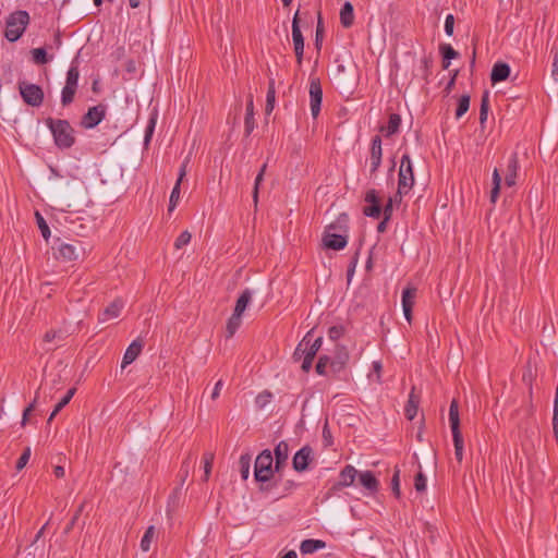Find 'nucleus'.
<instances>
[{
    "label": "nucleus",
    "mask_w": 558,
    "mask_h": 558,
    "mask_svg": "<svg viewBox=\"0 0 558 558\" xmlns=\"http://www.w3.org/2000/svg\"><path fill=\"white\" fill-rule=\"evenodd\" d=\"M38 393L39 392L36 391L35 398H34L33 402L23 411V416H22V422H21L23 426L26 424L29 414L32 413V411L36 407V403H37V400H38Z\"/></svg>",
    "instance_id": "obj_52"
},
{
    "label": "nucleus",
    "mask_w": 558,
    "mask_h": 558,
    "mask_svg": "<svg viewBox=\"0 0 558 558\" xmlns=\"http://www.w3.org/2000/svg\"><path fill=\"white\" fill-rule=\"evenodd\" d=\"M440 51L442 54V68L448 69L450 65V60L456 59L458 57V52L450 45H441Z\"/></svg>",
    "instance_id": "obj_36"
},
{
    "label": "nucleus",
    "mask_w": 558,
    "mask_h": 558,
    "mask_svg": "<svg viewBox=\"0 0 558 558\" xmlns=\"http://www.w3.org/2000/svg\"><path fill=\"white\" fill-rule=\"evenodd\" d=\"M222 386H223V381L221 379H219L216 385H215V388L211 392V399L215 400L219 397L220 395V390L222 389Z\"/></svg>",
    "instance_id": "obj_62"
},
{
    "label": "nucleus",
    "mask_w": 558,
    "mask_h": 558,
    "mask_svg": "<svg viewBox=\"0 0 558 558\" xmlns=\"http://www.w3.org/2000/svg\"><path fill=\"white\" fill-rule=\"evenodd\" d=\"M415 299H416V288L409 286L402 291V299H401L402 310H403L404 317L409 323H411V320H412V308L415 304Z\"/></svg>",
    "instance_id": "obj_15"
},
{
    "label": "nucleus",
    "mask_w": 558,
    "mask_h": 558,
    "mask_svg": "<svg viewBox=\"0 0 558 558\" xmlns=\"http://www.w3.org/2000/svg\"><path fill=\"white\" fill-rule=\"evenodd\" d=\"M420 398L415 395L414 388L412 389L411 393L409 395V400L407 402V405L404 408V413L408 420L412 421L416 416L417 409H418Z\"/></svg>",
    "instance_id": "obj_29"
},
{
    "label": "nucleus",
    "mask_w": 558,
    "mask_h": 558,
    "mask_svg": "<svg viewBox=\"0 0 558 558\" xmlns=\"http://www.w3.org/2000/svg\"><path fill=\"white\" fill-rule=\"evenodd\" d=\"M157 535L158 533L155 526L149 525L141 539V549L145 553L149 551L151 548V544L157 539Z\"/></svg>",
    "instance_id": "obj_30"
},
{
    "label": "nucleus",
    "mask_w": 558,
    "mask_h": 558,
    "mask_svg": "<svg viewBox=\"0 0 558 558\" xmlns=\"http://www.w3.org/2000/svg\"><path fill=\"white\" fill-rule=\"evenodd\" d=\"M360 484L369 490L376 493L379 488V482L371 471H364L359 474Z\"/></svg>",
    "instance_id": "obj_25"
},
{
    "label": "nucleus",
    "mask_w": 558,
    "mask_h": 558,
    "mask_svg": "<svg viewBox=\"0 0 558 558\" xmlns=\"http://www.w3.org/2000/svg\"><path fill=\"white\" fill-rule=\"evenodd\" d=\"M75 391H76L75 388H71L68 390L65 396L56 404L53 411L51 412V414L48 418V423H50L56 417V415L71 401Z\"/></svg>",
    "instance_id": "obj_34"
},
{
    "label": "nucleus",
    "mask_w": 558,
    "mask_h": 558,
    "mask_svg": "<svg viewBox=\"0 0 558 558\" xmlns=\"http://www.w3.org/2000/svg\"><path fill=\"white\" fill-rule=\"evenodd\" d=\"M282 558H298V555L294 550H290Z\"/></svg>",
    "instance_id": "obj_64"
},
{
    "label": "nucleus",
    "mask_w": 558,
    "mask_h": 558,
    "mask_svg": "<svg viewBox=\"0 0 558 558\" xmlns=\"http://www.w3.org/2000/svg\"><path fill=\"white\" fill-rule=\"evenodd\" d=\"M143 347H144V344H143L142 340L136 339V340L132 341L131 344L126 348V350L124 352L121 367L124 368L128 365H130L131 363H133L137 359L140 353L142 352Z\"/></svg>",
    "instance_id": "obj_20"
},
{
    "label": "nucleus",
    "mask_w": 558,
    "mask_h": 558,
    "mask_svg": "<svg viewBox=\"0 0 558 558\" xmlns=\"http://www.w3.org/2000/svg\"><path fill=\"white\" fill-rule=\"evenodd\" d=\"M381 156H383V148H381V138L376 135L372 140V146H371V173H375L377 169L380 166L381 162Z\"/></svg>",
    "instance_id": "obj_18"
},
{
    "label": "nucleus",
    "mask_w": 558,
    "mask_h": 558,
    "mask_svg": "<svg viewBox=\"0 0 558 558\" xmlns=\"http://www.w3.org/2000/svg\"><path fill=\"white\" fill-rule=\"evenodd\" d=\"M356 475L357 470L353 465H345L341 470L339 481L333 485L332 489L339 490L342 487L351 486L354 483Z\"/></svg>",
    "instance_id": "obj_17"
},
{
    "label": "nucleus",
    "mask_w": 558,
    "mask_h": 558,
    "mask_svg": "<svg viewBox=\"0 0 558 558\" xmlns=\"http://www.w3.org/2000/svg\"><path fill=\"white\" fill-rule=\"evenodd\" d=\"M405 195H400L397 191L392 196L388 197V202L383 209H392L395 206L399 207L402 204V198Z\"/></svg>",
    "instance_id": "obj_49"
},
{
    "label": "nucleus",
    "mask_w": 558,
    "mask_h": 558,
    "mask_svg": "<svg viewBox=\"0 0 558 558\" xmlns=\"http://www.w3.org/2000/svg\"><path fill=\"white\" fill-rule=\"evenodd\" d=\"M123 307V300L116 299L101 312V314L99 315V320L104 323L117 318L120 315Z\"/></svg>",
    "instance_id": "obj_21"
},
{
    "label": "nucleus",
    "mask_w": 558,
    "mask_h": 558,
    "mask_svg": "<svg viewBox=\"0 0 558 558\" xmlns=\"http://www.w3.org/2000/svg\"><path fill=\"white\" fill-rule=\"evenodd\" d=\"M80 71L77 65L71 64L66 73L65 85L61 92V104L66 107L73 102L77 89Z\"/></svg>",
    "instance_id": "obj_6"
},
{
    "label": "nucleus",
    "mask_w": 558,
    "mask_h": 558,
    "mask_svg": "<svg viewBox=\"0 0 558 558\" xmlns=\"http://www.w3.org/2000/svg\"><path fill=\"white\" fill-rule=\"evenodd\" d=\"M323 343L322 337L312 339V331H308L302 341L298 344L293 357L296 361L302 360V369L308 372L312 367L313 360Z\"/></svg>",
    "instance_id": "obj_2"
},
{
    "label": "nucleus",
    "mask_w": 558,
    "mask_h": 558,
    "mask_svg": "<svg viewBox=\"0 0 558 558\" xmlns=\"http://www.w3.org/2000/svg\"><path fill=\"white\" fill-rule=\"evenodd\" d=\"M325 547L326 543L324 541L308 538L301 543L300 550L303 555H311Z\"/></svg>",
    "instance_id": "obj_27"
},
{
    "label": "nucleus",
    "mask_w": 558,
    "mask_h": 558,
    "mask_svg": "<svg viewBox=\"0 0 558 558\" xmlns=\"http://www.w3.org/2000/svg\"><path fill=\"white\" fill-rule=\"evenodd\" d=\"M449 423L452 433L454 456L458 462L461 463L463 459V437L460 432L459 404L456 399L451 401L449 407Z\"/></svg>",
    "instance_id": "obj_4"
},
{
    "label": "nucleus",
    "mask_w": 558,
    "mask_h": 558,
    "mask_svg": "<svg viewBox=\"0 0 558 558\" xmlns=\"http://www.w3.org/2000/svg\"><path fill=\"white\" fill-rule=\"evenodd\" d=\"M105 114L106 107L104 105L90 107L88 111L83 116L81 124L85 129H93L102 121Z\"/></svg>",
    "instance_id": "obj_11"
},
{
    "label": "nucleus",
    "mask_w": 558,
    "mask_h": 558,
    "mask_svg": "<svg viewBox=\"0 0 558 558\" xmlns=\"http://www.w3.org/2000/svg\"><path fill=\"white\" fill-rule=\"evenodd\" d=\"M204 461V478L203 481H208L209 475L211 473L213 463H214V453L206 452L203 457Z\"/></svg>",
    "instance_id": "obj_45"
},
{
    "label": "nucleus",
    "mask_w": 558,
    "mask_h": 558,
    "mask_svg": "<svg viewBox=\"0 0 558 558\" xmlns=\"http://www.w3.org/2000/svg\"><path fill=\"white\" fill-rule=\"evenodd\" d=\"M19 89L25 104L32 107H39L44 101V90L39 85L20 82Z\"/></svg>",
    "instance_id": "obj_8"
},
{
    "label": "nucleus",
    "mask_w": 558,
    "mask_h": 558,
    "mask_svg": "<svg viewBox=\"0 0 558 558\" xmlns=\"http://www.w3.org/2000/svg\"><path fill=\"white\" fill-rule=\"evenodd\" d=\"M63 332L61 330H49L44 336V341L47 343L54 342L56 347H59L63 341Z\"/></svg>",
    "instance_id": "obj_41"
},
{
    "label": "nucleus",
    "mask_w": 558,
    "mask_h": 558,
    "mask_svg": "<svg viewBox=\"0 0 558 558\" xmlns=\"http://www.w3.org/2000/svg\"><path fill=\"white\" fill-rule=\"evenodd\" d=\"M32 54L33 61L36 64H46L50 61V58H48L45 48H35L32 50Z\"/></svg>",
    "instance_id": "obj_43"
},
{
    "label": "nucleus",
    "mask_w": 558,
    "mask_h": 558,
    "mask_svg": "<svg viewBox=\"0 0 558 558\" xmlns=\"http://www.w3.org/2000/svg\"><path fill=\"white\" fill-rule=\"evenodd\" d=\"M323 242L327 248L340 251L347 246L348 234L325 231Z\"/></svg>",
    "instance_id": "obj_14"
},
{
    "label": "nucleus",
    "mask_w": 558,
    "mask_h": 558,
    "mask_svg": "<svg viewBox=\"0 0 558 558\" xmlns=\"http://www.w3.org/2000/svg\"><path fill=\"white\" fill-rule=\"evenodd\" d=\"M519 169V158L518 154L513 153L507 163V169L505 171V185L508 187H512L515 185Z\"/></svg>",
    "instance_id": "obj_16"
},
{
    "label": "nucleus",
    "mask_w": 558,
    "mask_h": 558,
    "mask_svg": "<svg viewBox=\"0 0 558 558\" xmlns=\"http://www.w3.org/2000/svg\"><path fill=\"white\" fill-rule=\"evenodd\" d=\"M469 107H470V96L462 95L458 100L456 118L460 119L469 110Z\"/></svg>",
    "instance_id": "obj_42"
},
{
    "label": "nucleus",
    "mask_w": 558,
    "mask_h": 558,
    "mask_svg": "<svg viewBox=\"0 0 558 558\" xmlns=\"http://www.w3.org/2000/svg\"><path fill=\"white\" fill-rule=\"evenodd\" d=\"M252 457L250 454H242L239 460L240 472L243 480H247L250 475Z\"/></svg>",
    "instance_id": "obj_40"
},
{
    "label": "nucleus",
    "mask_w": 558,
    "mask_h": 558,
    "mask_svg": "<svg viewBox=\"0 0 558 558\" xmlns=\"http://www.w3.org/2000/svg\"><path fill=\"white\" fill-rule=\"evenodd\" d=\"M349 360V353L345 348H339L337 356L330 362V366L335 372H339L343 368Z\"/></svg>",
    "instance_id": "obj_33"
},
{
    "label": "nucleus",
    "mask_w": 558,
    "mask_h": 558,
    "mask_svg": "<svg viewBox=\"0 0 558 558\" xmlns=\"http://www.w3.org/2000/svg\"><path fill=\"white\" fill-rule=\"evenodd\" d=\"M270 399H271L270 392H263L256 397L255 402L259 408H264L270 401Z\"/></svg>",
    "instance_id": "obj_57"
},
{
    "label": "nucleus",
    "mask_w": 558,
    "mask_h": 558,
    "mask_svg": "<svg viewBox=\"0 0 558 558\" xmlns=\"http://www.w3.org/2000/svg\"><path fill=\"white\" fill-rule=\"evenodd\" d=\"M252 296L253 293L250 289H245L244 291H242V293L240 294L235 302V306L233 310V314H235V316H243L244 312L246 311L248 304L252 301Z\"/></svg>",
    "instance_id": "obj_26"
},
{
    "label": "nucleus",
    "mask_w": 558,
    "mask_h": 558,
    "mask_svg": "<svg viewBox=\"0 0 558 558\" xmlns=\"http://www.w3.org/2000/svg\"><path fill=\"white\" fill-rule=\"evenodd\" d=\"M275 95H276L275 81L270 80L269 86H268V92H267V97H266V111L267 112H270L274 109Z\"/></svg>",
    "instance_id": "obj_46"
},
{
    "label": "nucleus",
    "mask_w": 558,
    "mask_h": 558,
    "mask_svg": "<svg viewBox=\"0 0 558 558\" xmlns=\"http://www.w3.org/2000/svg\"><path fill=\"white\" fill-rule=\"evenodd\" d=\"M241 325L242 316H235V314L232 313L226 326L227 338H232L234 333L238 331V329L241 327Z\"/></svg>",
    "instance_id": "obj_35"
},
{
    "label": "nucleus",
    "mask_w": 558,
    "mask_h": 558,
    "mask_svg": "<svg viewBox=\"0 0 558 558\" xmlns=\"http://www.w3.org/2000/svg\"><path fill=\"white\" fill-rule=\"evenodd\" d=\"M53 473H54V475H56L57 477L61 478V477H63V476H64L65 471H64V468H63V466H61V465H57V466H54V469H53Z\"/></svg>",
    "instance_id": "obj_63"
},
{
    "label": "nucleus",
    "mask_w": 558,
    "mask_h": 558,
    "mask_svg": "<svg viewBox=\"0 0 558 558\" xmlns=\"http://www.w3.org/2000/svg\"><path fill=\"white\" fill-rule=\"evenodd\" d=\"M272 462L274 458L270 450L266 449L257 456L254 465V475L256 481L267 482L270 480L272 475Z\"/></svg>",
    "instance_id": "obj_7"
},
{
    "label": "nucleus",
    "mask_w": 558,
    "mask_h": 558,
    "mask_svg": "<svg viewBox=\"0 0 558 558\" xmlns=\"http://www.w3.org/2000/svg\"><path fill=\"white\" fill-rule=\"evenodd\" d=\"M492 180H493V189L490 191V201H492V203H495L499 195V191H500V186H501V175L497 168H495L493 171Z\"/></svg>",
    "instance_id": "obj_38"
},
{
    "label": "nucleus",
    "mask_w": 558,
    "mask_h": 558,
    "mask_svg": "<svg viewBox=\"0 0 558 558\" xmlns=\"http://www.w3.org/2000/svg\"><path fill=\"white\" fill-rule=\"evenodd\" d=\"M292 39L294 45V52L296 57V62L301 65L303 60V52H304V37L302 35V32L300 29L299 25V12L294 14L293 21H292Z\"/></svg>",
    "instance_id": "obj_12"
},
{
    "label": "nucleus",
    "mask_w": 558,
    "mask_h": 558,
    "mask_svg": "<svg viewBox=\"0 0 558 558\" xmlns=\"http://www.w3.org/2000/svg\"><path fill=\"white\" fill-rule=\"evenodd\" d=\"M343 333L342 327L333 326L329 329V338L331 340H338Z\"/></svg>",
    "instance_id": "obj_59"
},
{
    "label": "nucleus",
    "mask_w": 558,
    "mask_h": 558,
    "mask_svg": "<svg viewBox=\"0 0 558 558\" xmlns=\"http://www.w3.org/2000/svg\"><path fill=\"white\" fill-rule=\"evenodd\" d=\"M365 201L369 204V206L365 207L364 209H383L380 207L379 197L376 191H368L365 195Z\"/></svg>",
    "instance_id": "obj_44"
},
{
    "label": "nucleus",
    "mask_w": 558,
    "mask_h": 558,
    "mask_svg": "<svg viewBox=\"0 0 558 558\" xmlns=\"http://www.w3.org/2000/svg\"><path fill=\"white\" fill-rule=\"evenodd\" d=\"M189 161L190 159L189 157H186L185 160L180 166L179 175L170 195L168 209H174L179 205L180 187L186 175Z\"/></svg>",
    "instance_id": "obj_13"
},
{
    "label": "nucleus",
    "mask_w": 558,
    "mask_h": 558,
    "mask_svg": "<svg viewBox=\"0 0 558 558\" xmlns=\"http://www.w3.org/2000/svg\"><path fill=\"white\" fill-rule=\"evenodd\" d=\"M551 77L558 82V51L554 56L553 68H551Z\"/></svg>",
    "instance_id": "obj_60"
},
{
    "label": "nucleus",
    "mask_w": 558,
    "mask_h": 558,
    "mask_svg": "<svg viewBox=\"0 0 558 558\" xmlns=\"http://www.w3.org/2000/svg\"><path fill=\"white\" fill-rule=\"evenodd\" d=\"M509 74L510 66L505 62H497L492 69L490 81L493 84L502 82L508 78Z\"/></svg>",
    "instance_id": "obj_24"
},
{
    "label": "nucleus",
    "mask_w": 558,
    "mask_h": 558,
    "mask_svg": "<svg viewBox=\"0 0 558 558\" xmlns=\"http://www.w3.org/2000/svg\"><path fill=\"white\" fill-rule=\"evenodd\" d=\"M332 360L327 356V355H323L319 357L317 364H316V372L319 374V375H324L325 374V368L328 364H330Z\"/></svg>",
    "instance_id": "obj_53"
},
{
    "label": "nucleus",
    "mask_w": 558,
    "mask_h": 558,
    "mask_svg": "<svg viewBox=\"0 0 558 558\" xmlns=\"http://www.w3.org/2000/svg\"><path fill=\"white\" fill-rule=\"evenodd\" d=\"M253 110H254V106H253V99L251 97L246 104V114H245V120H244V129H245L246 135H250L255 128Z\"/></svg>",
    "instance_id": "obj_32"
},
{
    "label": "nucleus",
    "mask_w": 558,
    "mask_h": 558,
    "mask_svg": "<svg viewBox=\"0 0 558 558\" xmlns=\"http://www.w3.org/2000/svg\"><path fill=\"white\" fill-rule=\"evenodd\" d=\"M366 216L375 218V219H381V221L377 226V231L379 233H383L387 229V222L390 219L391 211H364Z\"/></svg>",
    "instance_id": "obj_31"
},
{
    "label": "nucleus",
    "mask_w": 558,
    "mask_h": 558,
    "mask_svg": "<svg viewBox=\"0 0 558 558\" xmlns=\"http://www.w3.org/2000/svg\"><path fill=\"white\" fill-rule=\"evenodd\" d=\"M31 454H32L31 447H26L16 462V465H15L16 471H21L26 466V464L29 461Z\"/></svg>",
    "instance_id": "obj_48"
},
{
    "label": "nucleus",
    "mask_w": 558,
    "mask_h": 558,
    "mask_svg": "<svg viewBox=\"0 0 558 558\" xmlns=\"http://www.w3.org/2000/svg\"><path fill=\"white\" fill-rule=\"evenodd\" d=\"M426 477L422 472H418L415 476L414 486L417 492H424L426 489Z\"/></svg>",
    "instance_id": "obj_54"
},
{
    "label": "nucleus",
    "mask_w": 558,
    "mask_h": 558,
    "mask_svg": "<svg viewBox=\"0 0 558 558\" xmlns=\"http://www.w3.org/2000/svg\"><path fill=\"white\" fill-rule=\"evenodd\" d=\"M340 22L343 27L349 28L354 22V10L351 2L347 1L340 10Z\"/></svg>",
    "instance_id": "obj_28"
},
{
    "label": "nucleus",
    "mask_w": 558,
    "mask_h": 558,
    "mask_svg": "<svg viewBox=\"0 0 558 558\" xmlns=\"http://www.w3.org/2000/svg\"><path fill=\"white\" fill-rule=\"evenodd\" d=\"M46 125L50 130L54 144L60 149L71 148L75 143V132L66 120L47 118Z\"/></svg>",
    "instance_id": "obj_1"
},
{
    "label": "nucleus",
    "mask_w": 558,
    "mask_h": 558,
    "mask_svg": "<svg viewBox=\"0 0 558 558\" xmlns=\"http://www.w3.org/2000/svg\"><path fill=\"white\" fill-rule=\"evenodd\" d=\"M553 432L556 440L558 441V410H554L553 414Z\"/></svg>",
    "instance_id": "obj_61"
},
{
    "label": "nucleus",
    "mask_w": 558,
    "mask_h": 558,
    "mask_svg": "<svg viewBox=\"0 0 558 558\" xmlns=\"http://www.w3.org/2000/svg\"><path fill=\"white\" fill-rule=\"evenodd\" d=\"M266 167L267 165H263L260 171L258 172L256 179H255V184H254V201L256 202L257 201V191H258V187H259V184L262 183L263 181V178H264V173H265V170H266Z\"/></svg>",
    "instance_id": "obj_56"
},
{
    "label": "nucleus",
    "mask_w": 558,
    "mask_h": 558,
    "mask_svg": "<svg viewBox=\"0 0 558 558\" xmlns=\"http://www.w3.org/2000/svg\"><path fill=\"white\" fill-rule=\"evenodd\" d=\"M323 100V89L318 78H312L310 82V107L313 118H317L320 112Z\"/></svg>",
    "instance_id": "obj_10"
},
{
    "label": "nucleus",
    "mask_w": 558,
    "mask_h": 558,
    "mask_svg": "<svg viewBox=\"0 0 558 558\" xmlns=\"http://www.w3.org/2000/svg\"><path fill=\"white\" fill-rule=\"evenodd\" d=\"M289 458V446L286 441H280L275 448V470L280 471L287 464Z\"/></svg>",
    "instance_id": "obj_22"
},
{
    "label": "nucleus",
    "mask_w": 558,
    "mask_h": 558,
    "mask_svg": "<svg viewBox=\"0 0 558 558\" xmlns=\"http://www.w3.org/2000/svg\"><path fill=\"white\" fill-rule=\"evenodd\" d=\"M454 17L452 14H448L445 20V32L448 36L453 34Z\"/></svg>",
    "instance_id": "obj_58"
},
{
    "label": "nucleus",
    "mask_w": 558,
    "mask_h": 558,
    "mask_svg": "<svg viewBox=\"0 0 558 558\" xmlns=\"http://www.w3.org/2000/svg\"><path fill=\"white\" fill-rule=\"evenodd\" d=\"M414 184L412 163L409 155H403L399 170L398 193L408 195Z\"/></svg>",
    "instance_id": "obj_5"
},
{
    "label": "nucleus",
    "mask_w": 558,
    "mask_h": 558,
    "mask_svg": "<svg viewBox=\"0 0 558 558\" xmlns=\"http://www.w3.org/2000/svg\"><path fill=\"white\" fill-rule=\"evenodd\" d=\"M191 241V233L189 231H183L174 242L175 248L180 250L184 245L189 244Z\"/></svg>",
    "instance_id": "obj_51"
},
{
    "label": "nucleus",
    "mask_w": 558,
    "mask_h": 558,
    "mask_svg": "<svg viewBox=\"0 0 558 558\" xmlns=\"http://www.w3.org/2000/svg\"><path fill=\"white\" fill-rule=\"evenodd\" d=\"M349 216L347 213H341L335 221L329 223L326 227L325 231L328 232H337V233H345L348 234L349 230Z\"/></svg>",
    "instance_id": "obj_23"
},
{
    "label": "nucleus",
    "mask_w": 558,
    "mask_h": 558,
    "mask_svg": "<svg viewBox=\"0 0 558 558\" xmlns=\"http://www.w3.org/2000/svg\"><path fill=\"white\" fill-rule=\"evenodd\" d=\"M400 124H401L400 116L397 113H391L389 116L388 125L386 128L381 129V131L386 132V136H390L398 132Z\"/></svg>",
    "instance_id": "obj_37"
},
{
    "label": "nucleus",
    "mask_w": 558,
    "mask_h": 558,
    "mask_svg": "<svg viewBox=\"0 0 558 558\" xmlns=\"http://www.w3.org/2000/svg\"><path fill=\"white\" fill-rule=\"evenodd\" d=\"M391 489L396 497H400V471H399V469L395 470L393 476L391 478Z\"/></svg>",
    "instance_id": "obj_50"
},
{
    "label": "nucleus",
    "mask_w": 558,
    "mask_h": 558,
    "mask_svg": "<svg viewBox=\"0 0 558 558\" xmlns=\"http://www.w3.org/2000/svg\"><path fill=\"white\" fill-rule=\"evenodd\" d=\"M155 125H156V117H151L149 119V122L145 130V137H144L145 144H147L150 141L154 130H155Z\"/></svg>",
    "instance_id": "obj_55"
},
{
    "label": "nucleus",
    "mask_w": 558,
    "mask_h": 558,
    "mask_svg": "<svg viewBox=\"0 0 558 558\" xmlns=\"http://www.w3.org/2000/svg\"><path fill=\"white\" fill-rule=\"evenodd\" d=\"M51 248L54 258L62 262H72L77 259L80 256L78 246L72 243L62 242L60 239L56 240Z\"/></svg>",
    "instance_id": "obj_9"
},
{
    "label": "nucleus",
    "mask_w": 558,
    "mask_h": 558,
    "mask_svg": "<svg viewBox=\"0 0 558 558\" xmlns=\"http://www.w3.org/2000/svg\"><path fill=\"white\" fill-rule=\"evenodd\" d=\"M312 449L307 446L301 448L293 457V469L298 472L305 471L311 460Z\"/></svg>",
    "instance_id": "obj_19"
},
{
    "label": "nucleus",
    "mask_w": 558,
    "mask_h": 558,
    "mask_svg": "<svg viewBox=\"0 0 558 558\" xmlns=\"http://www.w3.org/2000/svg\"><path fill=\"white\" fill-rule=\"evenodd\" d=\"M489 109V101H488V93L486 92L481 100V109H480V122L483 124L487 120Z\"/></svg>",
    "instance_id": "obj_47"
},
{
    "label": "nucleus",
    "mask_w": 558,
    "mask_h": 558,
    "mask_svg": "<svg viewBox=\"0 0 558 558\" xmlns=\"http://www.w3.org/2000/svg\"><path fill=\"white\" fill-rule=\"evenodd\" d=\"M35 218H36V222H37V226L41 232V235L43 238L48 241L49 238H50V229H49V226L47 223V221L45 220V218L41 216L40 211H35Z\"/></svg>",
    "instance_id": "obj_39"
},
{
    "label": "nucleus",
    "mask_w": 558,
    "mask_h": 558,
    "mask_svg": "<svg viewBox=\"0 0 558 558\" xmlns=\"http://www.w3.org/2000/svg\"><path fill=\"white\" fill-rule=\"evenodd\" d=\"M29 24V14L27 11L17 10L9 14L5 21L4 37L14 43L22 37Z\"/></svg>",
    "instance_id": "obj_3"
}]
</instances>
